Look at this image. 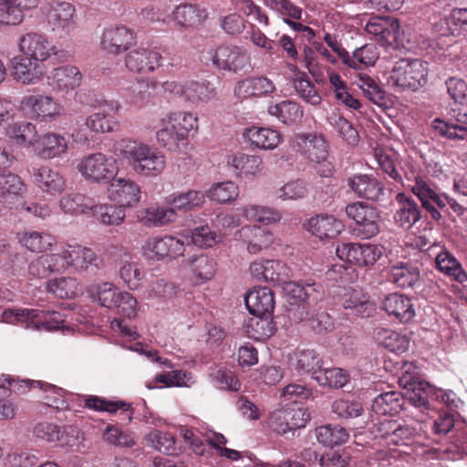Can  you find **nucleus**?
Wrapping results in <instances>:
<instances>
[{
    "label": "nucleus",
    "instance_id": "09e8293b",
    "mask_svg": "<svg viewBox=\"0 0 467 467\" xmlns=\"http://www.w3.org/2000/svg\"><path fill=\"white\" fill-rule=\"evenodd\" d=\"M6 135L16 144L24 148H34L38 136L36 126L30 122H16L9 125Z\"/></svg>",
    "mask_w": 467,
    "mask_h": 467
},
{
    "label": "nucleus",
    "instance_id": "338daca9",
    "mask_svg": "<svg viewBox=\"0 0 467 467\" xmlns=\"http://www.w3.org/2000/svg\"><path fill=\"white\" fill-rule=\"evenodd\" d=\"M327 121L348 144L355 145L358 142V132L345 118L332 113L327 117Z\"/></svg>",
    "mask_w": 467,
    "mask_h": 467
},
{
    "label": "nucleus",
    "instance_id": "473e14b6",
    "mask_svg": "<svg viewBox=\"0 0 467 467\" xmlns=\"http://www.w3.org/2000/svg\"><path fill=\"white\" fill-rule=\"evenodd\" d=\"M381 308L402 323H408L415 317L410 298L399 293L386 296L382 300Z\"/></svg>",
    "mask_w": 467,
    "mask_h": 467
},
{
    "label": "nucleus",
    "instance_id": "de8ad7c7",
    "mask_svg": "<svg viewBox=\"0 0 467 467\" xmlns=\"http://www.w3.org/2000/svg\"><path fill=\"white\" fill-rule=\"evenodd\" d=\"M205 200V194L201 191L191 190L186 192L172 193L166 199L169 207L174 212H190L201 206Z\"/></svg>",
    "mask_w": 467,
    "mask_h": 467
},
{
    "label": "nucleus",
    "instance_id": "f257e3e1",
    "mask_svg": "<svg viewBox=\"0 0 467 467\" xmlns=\"http://www.w3.org/2000/svg\"><path fill=\"white\" fill-rule=\"evenodd\" d=\"M113 153L126 161L134 174L156 177L165 169L163 153L147 143L130 139H121L113 145Z\"/></svg>",
    "mask_w": 467,
    "mask_h": 467
},
{
    "label": "nucleus",
    "instance_id": "bb28decb",
    "mask_svg": "<svg viewBox=\"0 0 467 467\" xmlns=\"http://www.w3.org/2000/svg\"><path fill=\"white\" fill-rule=\"evenodd\" d=\"M82 74L75 66H62L54 68L47 76V85L56 92L68 93L79 87Z\"/></svg>",
    "mask_w": 467,
    "mask_h": 467
},
{
    "label": "nucleus",
    "instance_id": "e433bc0d",
    "mask_svg": "<svg viewBox=\"0 0 467 467\" xmlns=\"http://www.w3.org/2000/svg\"><path fill=\"white\" fill-rule=\"evenodd\" d=\"M275 90L274 82L266 77L248 78L239 81L234 94L239 98L261 97L272 94Z\"/></svg>",
    "mask_w": 467,
    "mask_h": 467
},
{
    "label": "nucleus",
    "instance_id": "a211bd4d",
    "mask_svg": "<svg viewBox=\"0 0 467 467\" xmlns=\"http://www.w3.org/2000/svg\"><path fill=\"white\" fill-rule=\"evenodd\" d=\"M68 151V140L57 132L47 131L37 136L34 152L41 160L64 158Z\"/></svg>",
    "mask_w": 467,
    "mask_h": 467
},
{
    "label": "nucleus",
    "instance_id": "2eb2a0df",
    "mask_svg": "<svg viewBox=\"0 0 467 467\" xmlns=\"http://www.w3.org/2000/svg\"><path fill=\"white\" fill-rule=\"evenodd\" d=\"M141 191L137 182L130 179L114 177L108 187L109 199L123 209L137 206Z\"/></svg>",
    "mask_w": 467,
    "mask_h": 467
},
{
    "label": "nucleus",
    "instance_id": "0eeeda50",
    "mask_svg": "<svg viewBox=\"0 0 467 467\" xmlns=\"http://www.w3.org/2000/svg\"><path fill=\"white\" fill-rule=\"evenodd\" d=\"M77 169L85 180L97 183L109 182L118 172L116 161L102 152L84 156L78 163Z\"/></svg>",
    "mask_w": 467,
    "mask_h": 467
},
{
    "label": "nucleus",
    "instance_id": "5701e85b",
    "mask_svg": "<svg viewBox=\"0 0 467 467\" xmlns=\"http://www.w3.org/2000/svg\"><path fill=\"white\" fill-rule=\"evenodd\" d=\"M27 192V186L20 176L13 172H0V201L19 209Z\"/></svg>",
    "mask_w": 467,
    "mask_h": 467
},
{
    "label": "nucleus",
    "instance_id": "423d86ee",
    "mask_svg": "<svg viewBox=\"0 0 467 467\" xmlns=\"http://www.w3.org/2000/svg\"><path fill=\"white\" fill-rule=\"evenodd\" d=\"M59 273H82L90 266L99 268V258L90 248L80 244L62 245L56 253Z\"/></svg>",
    "mask_w": 467,
    "mask_h": 467
},
{
    "label": "nucleus",
    "instance_id": "2f4dec72",
    "mask_svg": "<svg viewBox=\"0 0 467 467\" xmlns=\"http://www.w3.org/2000/svg\"><path fill=\"white\" fill-rule=\"evenodd\" d=\"M182 264L184 267L189 269L197 284H203L211 280L217 271L216 261L212 256L202 253L188 257Z\"/></svg>",
    "mask_w": 467,
    "mask_h": 467
},
{
    "label": "nucleus",
    "instance_id": "3c124183",
    "mask_svg": "<svg viewBox=\"0 0 467 467\" xmlns=\"http://www.w3.org/2000/svg\"><path fill=\"white\" fill-rule=\"evenodd\" d=\"M94 198L81 193L64 195L59 202L61 210L70 215L88 214L94 207Z\"/></svg>",
    "mask_w": 467,
    "mask_h": 467
},
{
    "label": "nucleus",
    "instance_id": "b1692460",
    "mask_svg": "<svg viewBox=\"0 0 467 467\" xmlns=\"http://www.w3.org/2000/svg\"><path fill=\"white\" fill-rule=\"evenodd\" d=\"M225 161L234 175L241 178H256L264 171V161L257 155L237 152L227 155Z\"/></svg>",
    "mask_w": 467,
    "mask_h": 467
},
{
    "label": "nucleus",
    "instance_id": "f8f14e48",
    "mask_svg": "<svg viewBox=\"0 0 467 467\" xmlns=\"http://www.w3.org/2000/svg\"><path fill=\"white\" fill-rule=\"evenodd\" d=\"M75 12L74 5L68 2H51L47 10V19L51 30L60 36L70 35L77 27Z\"/></svg>",
    "mask_w": 467,
    "mask_h": 467
},
{
    "label": "nucleus",
    "instance_id": "cd10ccee",
    "mask_svg": "<svg viewBox=\"0 0 467 467\" xmlns=\"http://www.w3.org/2000/svg\"><path fill=\"white\" fill-rule=\"evenodd\" d=\"M389 279L400 288H415L420 284V267L411 261L396 262L389 268Z\"/></svg>",
    "mask_w": 467,
    "mask_h": 467
},
{
    "label": "nucleus",
    "instance_id": "72a5a7b5",
    "mask_svg": "<svg viewBox=\"0 0 467 467\" xmlns=\"http://www.w3.org/2000/svg\"><path fill=\"white\" fill-rule=\"evenodd\" d=\"M244 139L250 143L251 147L270 150L278 147L281 143V134L273 129L251 127L244 130Z\"/></svg>",
    "mask_w": 467,
    "mask_h": 467
},
{
    "label": "nucleus",
    "instance_id": "e2e57ef3",
    "mask_svg": "<svg viewBox=\"0 0 467 467\" xmlns=\"http://www.w3.org/2000/svg\"><path fill=\"white\" fill-rule=\"evenodd\" d=\"M78 284L71 277H59L47 284V290L58 298H72L78 293Z\"/></svg>",
    "mask_w": 467,
    "mask_h": 467
},
{
    "label": "nucleus",
    "instance_id": "37998d69",
    "mask_svg": "<svg viewBox=\"0 0 467 467\" xmlns=\"http://www.w3.org/2000/svg\"><path fill=\"white\" fill-rule=\"evenodd\" d=\"M400 385L408 390L405 397L410 404L417 408L429 409L430 403L426 389L422 387L423 383L412 377L406 371L399 379Z\"/></svg>",
    "mask_w": 467,
    "mask_h": 467
},
{
    "label": "nucleus",
    "instance_id": "4d7b16f0",
    "mask_svg": "<svg viewBox=\"0 0 467 467\" xmlns=\"http://www.w3.org/2000/svg\"><path fill=\"white\" fill-rule=\"evenodd\" d=\"M22 382L27 389L38 388L47 393V396L43 399L45 404L48 407L58 409L64 406L65 401L63 397L65 390L63 389L44 381L23 380Z\"/></svg>",
    "mask_w": 467,
    "mask_h": 467
},
{
    "label": "nucleus",
    "instance_id": "412c9836",
    "mask_svg": "<svg viewBox=\"0 0 467 467\" xmlns=\"http://www.w3.org/2000/svg\"><path fill=\"white\" fill-rule=\"evenodd\" d=\"M249 271L254 279L275 285L285 283L290 276L289 267L278 260L254 261L250 265Z\"/></svg>",
    "mask_w": 467,
    "mask_h": 467
},
{
    "label": "nucleus",
    "instance_id": "39448f33",
    "mask_svg": "<svg viewBox=\"0 0 467 467\" xmlns=\"http://www.w3.org/2000/svg\"><path fill=\"white\" fill-rule=\"evenodd\" d=\"M290 148L310 161L323 163L324 170L319 171L321 176L328 177L332 174L330 163H326L328 156V146L322 135L317 133H296L289 140Z\"/></svg>",
    "mask_w": 467,
    "mask_h": 467
},
{
    "label": "nucleus",
    "instance_id": "ddd939ff",
    "mask_svg": "<svg viewBox=\"0 0 467 467\" xmlns=\"http://www.w3.org/2000/svg\"><path fill=\"white\" fill-rule=\"evenodd\" d=\"M85 126L89 133L83 127L76 128L71 136L75 142L85 144L92 140L90 133H108L115 130L117 126L116 119L113 115L108 113L103 108L86 118Z\"/></svg>",
    "mask_w": 467,
    "mask_h": 467
},
{
    "label": "nucleus",
    "instance_id": "49530a36",
    "mask_svg": "<svg viewBox=\"0 0 467 467\" xmlns=\"http://www.w3.org/2000/svg\"><path fill=\"white\" fill-rule=\"evenodd\" d=\"M268 113L288 126L300 123L304 115L302 107L292 100H284L269 106Z\"/></svg>",
    "mask_w": 467,
    "mask_h": 467
},
{
    "label": "nucleus",
    "instance_id": "7c9ffc66",
    "mask_svg": "<svg viewBox=\"0 0 467 467\" xmlns=\"http://www.w3.org/2000/svg\"><path fill=\"white\" fill-rule=\"evenodd\" d=\"M398 208L394 213L395 223L405 229H410L421 218V211L418 203L405 193L396 195Z\"/></svg>",
    "mask_w": 467,
    "mask_h": 467
},
{
    "label": "nucleus",
    "instance_id": "864d4df0",
    "mask_svg": "<svg viewBox=\"0 0 467 467\" xmlns=\"http://www.w3.org/2000/svg\"><path fill=\"white\" fill-rule=\"evenodd\" d=\"M316 436L321 444L334 447L346 442L348 439L347 431L339 425L327 424L316 429Z\"/></svg>",
    "mask_w": 467,
    "mask_h": 467
},
{
    "label": "nucleus",
    "instance_id": "f704fd0d",
    "mask_svg": "<svg viewBox=\"0 0 467 467\" xmlns=\"http://www.w3.org/2000/svg\"><path fill=\"white\" fill-rule=\"evenodd\" d=\"M34 182L43 192L56 195L61 193L66 187L64 178L58 171L53 170L49 166L43 165L33 171Z\"/></svg>",
    "mask_w": 467,
    "mask_h": 467
},
{
    "label": "nucleus",
    "instance_id": "ea45409f",
    "mask_svg": "<svg viewBox=\"0 0 467 467\" xmlns=\"http://www.w3.org/2000/svg\"><path fill=\"white\" fill-rule=\"evenodd\" d=\"M84 406L95 411H106L109 414H115L119 410L124 416L123 420H127L129 422L132 420L133 412L130 405L122 400H109L99 396L89 395L84 396Z\"/></svg>",
    "mask_w": 467,
    "mask_h": 467
},
{
    "label": "nucleus",
    "instance_id": "603ef678",
    "mask_svg": "<svg viewBox=\"0 0 467 467\" xmlns=\"http://www.w3.org/2000/svg\"><path fill=\"white\" fill-rule=\"evenodd\" d=\"M437 268L459 283L467 281V273L460 262L449 252L440 253L435 259Z\"/></svg>",
    "mask_w": 467,
    "mask_h": 467
},
{
    "label": "nucleus",
    "instance_id": "4be33fe9",
    "mask_svg": "<svg viewBox=\"0 0 467 467\" xmlns=\"http://www.w3.org/2000/svg\"><path fill=\"white\" fill-rule=\"evenodd\" d=\"M11 63L14 78L24 85L36 84L45 75L42 63L22 53L14 57Z\"/></svg>",
    "mask_w": 467,
    "mask_h": 467
},
{
    "label": "nucleus",
    "instance_id": "393cba45",
    "mask_svg": "<svg viewBox=\"0 0 467 467\" xmlns=\"http://www.w3.org/2000/svg\"><path fill=\"white\" fill-rule=\"evenodd\" d=\"M161 55L152 49L137 47L125 56V66L136 73H149L154 71L161 65Z\"/></svg>",
    "mask_w": 467,
    "mask_h": 467
},
{
    "label": "nucleus",
    "instance_id": "aec40b11",
    "mask_svg": "<svg viewBox=\"0 0 467 467\" xmlns=\"http://www.w3.org/2000/svg\"><path fill=\"white\" fill-rule=\"evenodd\" d=\"M365 30L384 47L392 46L400 36L399 21L392 17H370L365 25Z\"/></svg>",
    "mask_w": 467,
    "mask_h": 467
},
{
    "label": "nucleus",
    "instance_id": "c85d7f7f",
    "mask_svg": "<svg viewBox=\"0 0 467 467\" xmlns=\"http://www.w3.org/2000/svg\"><path fill=\"white\" fill-rule=\"evenodd\" d=\"M306 230L319 239L335 238L345 228L344 223L327 213H320L307 220Z\"/></svg>",
    "mask_w": 467,
    "mask_h": 467
},
{
    "label": "nucleus",
    "instance_id": "4468645a",
    "mask_svg": "<svg viewBox=\"0 0 467 467\" xmlns=\"http://www.w3.org/2000/svg\"><path fill=\"white\" fill-rule=\"evenodd\" d=\"M145 254L157 261L165 258L176 259L183 255L185 244L182 239L166 235L164 237L150 238L143 246Z\"/></svg>",
    "mask_w": 467,
    "mask_h": 467
},
{
    "label": "nucleus",
    "instance_id": "c03bdc74",
    "mask_svg": "<svg viewBox=\"0 0 467 467\" xmlns=\"http://www.w3.org/2000/svg\"><path fill=\"white\" fill-rule=\"evenodd\" d=\"M405 397L399 391H388L378 395L371 405L372 410L378 415H396L402 410Z\"/></svg>",
    "mask_w": 467,
    "mask_h": 467
},
{
    "label": "nucleus",
    "instance_id": "69168bd1",
    "mask_svg": "<svg viewBox=\"0 0 467 467\" xmlns=\"http://www.w3.org/2000/svg\"><path fill=\"white\" fill-rule=\"evenodd\" d=\"M294 88L300 98L311 105H318L321 102L315 85L305 73H299L293 80Z\"/></svg>",
    "mask_w": 467,
    "mask_h": 467
},
{
    "label": "nucleus",
    "instance_id": "9d476101",
    "mask_svg": "<svg viewBox=\"0 0 467 467\" xmlns=\"http://www.w3.org/2000/svg\"><path fill=\"white\" fill-rule=\"evenodd\" d=\"M341 314L349 320L373 316L375 304L369 296L360 289L348 288L340 298Z\"/></svg>",
    "mask_w": 467,
    "mask_h": 467
},
{
    "label": "nucleus",
    "instance_id": "13d9d810",
    "mask_svg": "<svg viewBox=\"0 0 467 467\" xmlns=\"http://www.w3.org/2000/svg\"><path fill=\"white\" fill-rule=\"evenodd\" d=\"M19 241L29 251L41 253L53 245L55 238L49 234L33 231L22 234Z\"/></svg>",
    "mask_w": 467,
    "mask_h": 467
},
{
    "label": "nucleus",
    "instance_id": "f03ea898",
    "mask_svg": "<svg viewBox=\"0 0 467 467\" xmlns=\"http://www.w3.org/2000/svg\"><path fill=\"white\" fill-rule=\"evenodd\" d=\"M198 130V118L192 112L174 111L161 119L156 132L159 144L169 150H175Z\"/></svg>",
    "mask_w": 467,
    "mask_h": 467
},
{
    "label": "nucleus",
    "instance_id": "c756f323",
    "mask_svg": "<svg viewBox=\"0 0 467 467\" xmlns=\"http://www.w3.org/2000/svg\"><path fill=\"white\" fill-rule=\"evenodd\" d=\"M250 314L254 317L270 316L275 307V298L268 287H254L249 291L244 299Z\"/></svg>",
    "mask_w": 467,
    "mask_h": 467
},
{
    "label": "nucleus",
    "instance_id": "79ce46f5",
    "mask_svg": "<svg viewBox=\"0 0 467 467\" xmlns=\"http://www.w3.org/2000/svg\"><path fill=\"white\" fill-rule=\"evenodd\" d=\"M171 17L178 26L191 28L200 26L207 18V13L198 5L185 4L178 5Z\"/></svg>",
    "mask_w": 467,
    "mask_h": 467
},
{
    "label": "nucleus",
    "instance_id": "680f3d73",
    "mask_svg": "<svg viewBox=\"0 0 467 467\" xmlns=\"http://www.w3.org/2000/svg\"><path fill=\"white\" fill-rule=\"evenodd\" d=\"M238 195L239 187L231 181L214 183L207 192V196L218 203L231 202L234 201Z\"/></svg>",
    "mask_w": 467,
    "mask_h": 467
},
{
    "label": "nucleus",
    "instance_id": "a878e982",
    "mask_svg": "<svg viewBox=\"0 0 467 467\" xmlns=\"http://www.w3.org/2000/svg\"><path fill=\"white\" fill-rule=\"evenodd\" d=\"M347 185L358 198L379 201L384 195L383 184L370 174H354L348 178Z\"/></svg>",
    "mask_w": 467,
    "mask_h": 467
},
{
    "label": "nucleus",
    "instance_id": "6e6552de",
    "mask_svg": "<svg viewBox=\"0 0 467 467\" xmlns=\"http://www.w3.org/2000/svg\"><path fill=\"white\" fill-rule=\"evenodd\" d=\"M347 216L356 222V234L362 239H370L379 233L380 216L378 210L363 202H353L346 205Z\"/></svg>",
    "mask_w": 467,
    "mask_h": 467
},
{
    "label": "nucleus",
    "instance_id": "4c0bfd02",
    "mask_svg": "<svg viewBox=\"0 0 467 467\" xmlns=\"http://www.w3.org/2000/svg\"><path fill=\"white\" fill-rule=\"evenodd\" d=\"M376 342L395 353H403L409 349L410 338L406 334L388 327H378L373 331Z\"/></svg>",
    "mask_w": 467,
    "mask_h": 467
},
{
    "label": "nucleus",
    "instance_id": "a19ab883",
    "mask_svg": "<svg viewBox=\"0 0 467 467\" xmlns=\"http://www.w3.org/2000/svg\"><path fill=\"white\" fill-rule=\"evenodd\" d=\"M138 217L147 227H161L174 222L177 213L169 206L151 204L141 210Z\"/></svg>",
    "mask_w": 467,
    "mask_h": 467
},
{
    "label": "nucleus",
    "instance_id": "bf43d9fd",
    "mask_svg": "<svg viewBox=\"0 0 467 467\" xmlns=\"http://www.w3.org/2000/svg\"><path fill=\"white\" fill-rule=\"evenodd\" d=\"M94 301H98L102 306L114 308L116 301L120 293L110 283L95 284L88 290Z\"/></svg>",
    "mask_w": 467,
    "mask_h": 467
},
{
    "label": "nucleus",
    "instance_id": "0e129e2a",
    "mask_svg": "<svg viewBox=\"0 0 467 467\" xmlns=\"http://www.w3.org/2000/svg\"><path fill=\"white\" fill-rule=\"evenodd\" d=\"M243 215L250 221L260 222L263 223H273L281 220V213L277 210L260 206L247 205L242 209Z\"/></svg>",
    "mask_w": 467,
    "mask_h": 467
},
{
    "label": "nucleus",
    "instance_id": "9b49d317",
    "mask_svg": "<svg viewBox=\"0 0 467 467\" xmlns=\"http://www.w3.org/2000/svg\"><path fill=\"white\" fill-rule=\"evenodd\" d=\"M339 259L358 266L373 265L382 255V248L375 244L342 243L336 248Z\"/></svg>",
    "mask_w": 467,
    "mask_h": 467
},
{
    "label": "nucleus",
    "instance_id": "8fccbe9b",
    "mask_svg": "<svg viewBox=\"0 0 467 467\" xmlns=\"http://www.w3.org/2000/svg\"><path fill=\"white\" fill-rule=\"evenodd\" d=\"M93 216L103 225L118 226L121 224L126 217L125 211L119 205L110 203H98L94 200V207L91 209Z\"/></svg>",
    "mask_w": 467,
    "mask_h": 467
},
{
    "label": "nucleus",
    "instance_id": "a18cd8bd",
    "mask_svg": "<svg viewBox=\"0 0 467 467\" xmlns=\"http://www.w3.org/2000/svg\"><path fill=\"white\" fill-rule=\"evenodd\" d=\"M291 366L299 373H307L314 376L320 371L323 362L318 354L313 349H303L294 353L291 358Z\"/></svg>",
    "mask_w": 467,
    "mask_h": 467
},
{
    "label": "nucleus",
    "instance_id": "5fc2aeb1",
    "mask_svg": "<svg viewBox=\"0 0 467 467\" xmlns=\"http://www.w3.org/2000/svg\"><path fill=\"white\" fill-rule=\"evenodd\" d=\"M216 96L215 88L209 82L190 81L185 83L184 99L192 103L208 102Z\"/></svg>",
    "mask_w": 467,
    "mask_h": 467
},
{
    "label": "nucleus",
    "instance_id": "6e6d98bb",
    "mask_svg": "<svg viewBox=\"0 0 467 467\" xmlns=\"http://www.w3.org/2000/svg\"><path fill=\"white\" fill-rule=\"evenodd\" d=\"M320 386L330 388H342L349 380L348 373L340 368H321L320 371L314 376Z\"/></svg>",
    "mask_w": 467,
    "mask_h": 467
},
{
    "label": "nucleus",
    "instance_id": "58836bf2",
    "mask_svg": "<svg viewBox=\"0 0 467 467\" xmlns=\"http://www.w3.org/2000/svg\"><path fill=\"white\" fill-rule=\"evenodd\" d=\"M38 5V0H0V25H17L23 20V10Z\"/></svg>",
    "mask_w": 467,
    "mask_h": 467
},
{
    "label": "nucleus",
    "instance_id": "dca6fc26",
    "mask_svg": "<svg viewBox=\"0 0 467 467\" xmlns=\"http://www.w3.org/2000/svg\"><path fill=\"white\" fill-rule=\"evenodd\" d=\"M134 44L133 30L123 25L109 26L104 28L100 38L102 49L114 55L127 51Z\"/></svg>",
    "mask_w": 467,
    "mask_h": 467
},
{
    "label": "nucleus",
    "instance_id": "7ed1b4c3",
    "mask_svg": "<svg viewBox=\"0 0 467 467\" xmlns=\"http://www.w3.org/2000/svg\"><path fill=\"white\" fill-rule=\"evenodd\" d=\"M428 81V70L420 59L401 58L388 72L387 84L395 92L418 91Z\"/></svg>",
    "mask_w": 467,
    "mask_h": 467
},
{
    "label": "nucleus",
    "instance_id": "6ab92c4d",
    "mask_svg": "<svg viewBox=\"0 0 467 467\" xmlns=\"http://www.w3.org/2000/svg\"><path fill=\"white\" fill-rule=\"evenodd\" d=\"M21 106L46 121L56 119L63 111V106L52 96L28 95L22 99Z\"/></svg>",
    "mask_w": 467,
    "mask_h": 467
},
{
    "label": "nucleus",
    "instance_id": "1a4fd4ad",
    "mask_svg": "<svg viewBox=\"0 0 467 467\" xmlns=\"http://www.w3.org/2000/svg\"><path fill=\"white\" fill-rule=\"evenodd\" d=\"M212 61L218 69L233 73H239L250 66L246 49L232 44L218 46L213 52Z\"/></svg>",
    "mask_w": 467,
    "mask_h": 467
},
{
    "label": "nucleus",
    "instance_id": "774afa93",
    "mask_svg": "<svg viewBox=\"0 0 467 467\" xmlns=\"http://www.w3.org/2000/svg\"><path fill=\"white\" fill-rule=\"evenodd\" d=\"M364 95L373 103L380 105L385 99V91L378 83L366 74H358L355 80Z\"/></svg>",
    "mask_w": 467,
    "mask_h": 467
},
{
    "label": "nucleus",
    "instance_id": "c9c22d12",
    "mask_svg": "<svg viewBox=\"0 0 467 467\" xmlns=\"http://www.w3.org/2000/svg\"><path fill=\"white\" fill-rule=\"evenodd\" d=\"M240 238L247 244L249 254H258L267 249L274 242L273 234L260 226H244L239 231Z\"/></svg>",
    "mask_w": 467,
    "mask_h": 467
},
{
    "label": "nucleus",
    "instance_id": "20e7f679",
    "mask_svg": "<svg viewBox=\"0 0 467 467\" xmlns=\"http://www.w3.org/2000/svg\"><path fill=\"white\" fill-rule=\"evenodd\" d=\"M2 319L5 323L23 324L26 328L47 332L63 328L65 322L59 312L27 308L5 309Z\"/></svg>",
    "mask_w": 467,
    "mask_h": 467
},
{
    "label": "nucleus",
    "instance_id": "f3484780",
    "mask_svg": "<svg viewBox=\"0 0 467 467\" xmlns=\"http://www.w3.org/2000/svg\"><path fill=\"white\" fill-rule=\"evenodd\" d=\"M19 51L43 64L58 54V48L46 36L37 33H26L19 39Z\"/></svg>",
    "mask_w": 467,
    "mask_h": 467
},
{
    "label": "nucleus",
    "instance_id": "052dcab7",
    "mask_svg": "<svg viewBox=\"0 0 467 467\" xmlns=\"http://www.w3.org/2000/svg\"><path fill=\"white\" fill-rule=\"evenodd\" d=\"M29 275L37 278H46L52 273H59L55 253L38 256L28 265Z\"/></svg>",
    "mask_w": 467,
    "mask_h": 467
}]
</instances>
